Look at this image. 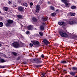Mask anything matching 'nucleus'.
I'll use <instances>...</instances> for the list:
<instances>
[{
  "instance_id": "nucleus-10",
  "label": "nucleus",
  "mask_w": 77,
  "mask_h": 77,
  "mask_svg": "<svg viewBox=\"0 0 77 77\" xmlns=\"http://www.w3.org/2000/svg\"><path fill=\"white\" fill-rule=\"evenodd\" d=\"M42 20L43 22H45L47 21V18L45 17H43L42 18Z\"/></svg>"
},
{
  "instance_id": "nucleus-38",
  "label": "nucleus",
  "mask_w": 77,
  "mask_h": 77,
  "mask_svg": "<svg viewBox=\"0 0 77 77\" xmlns=\"http://www.w3.org/2000/svg\"><path fill=\"white\" fill-rule=\"evenodd\" d=\"M20 57H18V58L16 60H20Z\"/></svg>"
},
{
  "instance_id": "nucleus-34",
  "label": "nucleus",
  "mask_w": 77,
  "mask_h": 77,
  "mask_svg": "<svg viewBox=\"0 0 77 77\" xmlns=\"http://www.w3.org/2000/svg\"><path fill=\"white\" fill-rule=\"evenodd\" d=\"M29 46H30V47H33V43H30L29 44Z\"/></svg>"
},
{
  "instance_id": "nucleus-19",
  "label": "nucleus",
  "mask_w": 77,
  "mask_h": 77,
  "mask_svg": "<svg viewBox=\"0 0 77 77\" xmlns=\"http://www.w3.org/2000/svg\"><path fill=\"white\" fill-rule=\"evenodd\" d=\"M17 18H18L21 19L23 17V15H17Z\"/></svg>"
},
{
  "instance_id": "nucleus-29",
  "label": "nucleus",
  "mask_w": 77,
  "mask_h": 77,
  "mask_svg": "<svg viewBox=\"0 0 77 77\" xmlns=\"http://www.w3.org/2000/svg\"><path fill=\"white\" fill-rule=\"evenodd\" d=\"M39 35H40L41 36H43V32H39Z\"/></svg>"
},
{
  "instance_id": "nucleus-41",
  "label": "nucleus",
  "mask_w": 77,
  "mask_h": 77,
  "mask_svg": "<svg viewBox=\"0 0 77 77\" xmlns=\"http://www.w3.org/2000/svg\"><path fill=\"white\" fill-rule=\"evenodd\" d=\"M30 6H33V3H32V2H31L30 3Z\"/></svg>"
},
{
  "instance_id": "nucleus-50",
  "label": "nucleus",
  "mask_w": 77,
  "mask_h": 77,
  "mask_svg": "<svg viewBox=\"0 0 77 77\" xmlns=\"http://www.w3.org/2000/svg\"><path fill=\"white\" fill-rule=\"evenodd\" d=\"M50 2H48V4H50Z\"/></svg>"
},
{
  "instance_id": "nucleus-39",
  "label": "nucleus",
  "mask_w": 77,
  "mask_h": 77,
  "mask_svg": "<svg viewBox=\"0 0 77 77\" xmlns=\"http://www.w3.org/2000/svg\"><path fill=\"white\" fill-rule=\"evenodd\" d=\"M41 57L42 58H44V55L43 54H42L41 56Z\"/></svg>"
},
{
  "instance_id": "nucleus-5",
  "label": "nucleus",
  "mask_w": 77,
  "mask_h": 77,
  "mask_svg": "<svg viewBox=\"0 0 77 77\" xmlns=\"http://www.w3.org/2000/svg\"><path fill=\"white\" fill-rule=\"evenodd\" d=\"M31 42L32 44H33L34 45H37L38 47H39V46H40L39 42L38 41H32Z\"/></svg>"
},
{
  "instance_id": "nucleus-16",
  "label": "nucleus",
  "mask_w": 77,
  "mask_h": 77,
  "mask_svg": "<svg viewBox=\"0 0 77 77\" xmlns=\"http://www.w3.org/2000/svg\"><path fill=\"white\" fill-rule=\"evenodd\" d=\"M27 29L28 30H32V26L31 25H29L27 26Z\"/></svg>"
},
{
  "instance_id": "nucleus-45",
  "label": "nucleus",
  "mask_w": 77,
  "mask_h": 77,
  "mask_svg": "<svg viewBox=\"0 0 77 77\" xmlns=\"http://www.w3.org/2000/svg\"><path fill=\"white\" fill-rule=\"evenodd\" d=\"M2 20V17H0V20Z\"/></svg>"
},
{
  "instance_id": "nucleus-26",
  "label": "nucleus",
  "mask_w": 77,
  "mask_h": 77,
  "mask_svg": "<svg viewBox=\"0 0 77 77\" xmlns=\"http://www.w3.org/2000/svg\"><path fill=\"white\" fill-rule=\"evenodd\" d=\"M3 26V23L2 22H0V27H2Z\"/></svg>"
},
{
  "instance_id": "nucleus-54",
  "label": "nucleus",
  "mask_w": 77,
  "mask_h": 77,
  "mask_svg": "<svg viewBox=\"0 0 77 77\" xmlns=\"http://www.w3.org/2000/svg\"><path fill=\"white\" fill-rule=\"evenodd\" d=\"M74 77H77V76H75Z\"/></svg>"
},
{
  "instance_id": "nucleus-55",
  "label": "nucleus",
  "mask_w": 77,
  "mask_h": 77,
  "mask_svg": "<svg viewBox=\"0 0 77 77\" xmlns=\"http://www.w3.org/2000/svg\"><path fill=\"white\" fill-rule=\"evenodd\" d=\"M0 14H1V11H0Z\"/></svg>"
},
{
  "instance_id": "nucleus-3",
  "label": "nucleus",
  "mask_w": 77,
  "mask_h": 77,
  "mask_svg": "<svg viewBox=\"0 0 77 77\" xmlns=\"http://www.w3.org/2000/svg\"><path fill=\"white\" fill-rule=\"evenodd\" d=\"M13 20L8 19L7 20V23H5V26L7 27H11L12 26V24L13 23Z\"/></svg>"
},
{
  "instance_id": "nucleus-17",
  "label": "nucleus",
  "mask_w": 77,
  "mask_h": 77,
  "mask_svg": "<svg viewBox=\"0 0 77 77\" xmlns=\"http://www.w3.org/2000/svg\"><path fill=\"white\" fill-rule=\"evenodd\" d=\"M41 30H44V27L42 25H41L40 26Z\"/></svg>"
},
{
  "instance_id": "nucleus-53",
  "label": "nucleus",
  "mask_w": 77,
  "mask_h": 77,
  "mask_svg": "<svg viewBox=\"0 0 77 77\" xmlns=\"http://www.w3.org/2000/svg\"><path fill=\"white\" fill-rule=\"evenodd\" d=\"M25 64H26L27 63H26V62L24 63Z\"/></svg>"
},
{
  "instance_id": "nucleus-52",
  "label": "nucleus",
  "mask_w": 77,
  "mask_h": 77,
  "mask_svg": "<svg viewBox=\"0 0 77 77\" xmlns=\"http://www.w3.org/2000/svg\"><path fill=\"white\" fill-rule=\"evenodd\" d=\"M41 2V3L42 4V2Z\"/></svg>"
},
{
  "instance_id": "nucleus-25",
  "label": "nucleus",
  "mask_w": 77,
  "mask_h": 77,
  "mask_svg": "<svg viewBox=\"0 0 77 77\" xmlns=\"http://www.w3.org/2000/svg\"><path fill=\"white\" fill-rule=\"evenodd\" d=\"M51 16L52 17H54V16H56V13L55 12H54L51 13Z\"/></svg>"
},
{
  "instance_id": "nucleus-56",
  "label": "nucleus",
  "mask_w": 77,
  "mask_h": 77,
  "mask_svg": "<svg viewBox=\"0 0 77 77\" xmlns=\"http://www.w3.org/2000/svg\"><path fill=\"white\" fill-rule=\"evenodd\" d=\"M41 77H44V76H41Z\"/></svg>"
},
{
  "instance_id": "nucleus-13",
  "label": "nucleus",
  "mask_w": 77,
  "mask_h": 77,
  "mask_svg": "<svg viewBox=\"0 0 77 77\" xmlns=\"http://www.w3.org/2000/svg\"><path fill=\"white\" fill-rule=\"evenodd\" d=\"M70 74L71 75H72V76H74L75 75V72H69Z\"/></svg>"
},
{
  "instance_id": "nucleus-35",
  "label": "nucleus",
  "mask_w": 77,
  "mask_h": 77,
  "mask_svg": "<svg viewBox=\"0 0 77 77\" xmlns=\"http://www.w3.org/2000/svg\"><path fill=\"white\" fill-rule=\"evenodd\" d=\"M55 12H56V13H57V12H59V10L58 9H57L55 11Z\"/></svg>"
},
{
  "instance_id": "nucleus-6",
  "label": "nucleus",
  "mask_w": 77,
  "mask_h": 77,
  "mask_svg": "<svg viewBox=\"0 0 77 77\" xmlns=\"http://www.w3.org/2000/svg\"><path fill=\"white\" fill-rule=\"evenodd\" d=\"M58 24L59 26H65L66 24L63 21H61V22H58Z\"/></svg>"
},
{
  "instance_id": "nucleus-4",
  "label": "nucleus",
  "mask_w": 77,
  "mask_h": 77,
  "mask_svg": "<svg viewBox=\"0 0 77 77\" xmlns=\"http://www.w3.org/2000/svg\"><path fill=\"white\" fill-rule=\"evenodd\" d=\"M59 33L60 35L62 37H64V38H68V35L66 33L63 32L62 31H60L59 32Z\"/></svg>"
},
{
  "instance_id": "nucleus-44",
  "label": "nucleus",
  "mask_w": 77,
  "mask_h": 77,
  "mask_svg": "<svg viewBox=\"0 0 77 77\" xmlns=\"http://www.w3.org/2000/svg\"><path fill=\"white\" fill-rule=\"evenodd\" d=\"M41 75H43V76L44 77V73H42Z\"/></svg>"
},
{
  "instance_id": "nucleus-37",
  "label": "nucleus",
  "mask_w": 77,
  "mask_h": 77,
  "mask_svg": "<svg viewBox=\"0 0 77 77\" xmlns=\"http://www.w3.org/2000/svg\"><path fill=\"white\" fill-rule=\"evenodd\" d=\"M18 2L19 3H21V0H18Z\"/></svg>"
},
{
  "instance_id": "nucleus-33",
  "label": "nucleus",
  "mask_w": 77,
  "mask_h": 77,
  "mask_svg": "<svg viewBox=\"0 0 77 77\" xmlns=\"http://www.w3.org/2000/svg\"><path fill=\"white\" fill-rule=\"evenodd\" d=\"M51 10H52V11H54V8L52 6H51Z\"/></svg>"
},
{
  "instance_id": "nucleus-21",
  "label": "nucleus",
  "mask_w": 77,
  "mask_h": 77,
  "mask_svg": "<svg viewBox=\"0 0 77 77\" xmlns=\"http://www.w3.org/2000/svg\"><path fill=\"white\" fill-rule=\"evenodd\" d=\"M72 70L75 71V70H77V68L76 67H73L71 68Z\"/></svg>"
},
{
  "instance_id": "nucleus-15",
  "label": "nucleus",
  "mask_w": 77,
  "mask_h": 77,
  "mask_svg": "<svg viewBox=\"0 0 77 77\" xmlns=\"http://www.w3.org/2000/svg\"><path fill=\"white\" fill-rule=\"evenodd\" d=\"M32 20L33 22H35V23H36V22H37V19H36L35 17H32Z\"/></svg>"
},
{
  "instance_id": "nucleus-20",
  "label": "nucleus",
  "mask_w": 77,
  "mask_h": 77,
  "mask_svg": "<svg viewBox=\"0 0 77 77\" xmlns=\"http://www.w3.org/2000/svg\"><path fill=\"white\" fill-rule=\"evenodd\" d=\"M70 8L72 9H76V6H75L74 5H72L71 7Z\"/></svg>"
},
{
  "instance_id": "nucleus-11",
  "label": "nucleus",
  "mask_w": 77,
  "mask_h": 77,
  "mask_svg": "<svg viewBox=\"0 0 77 77\" xmlns=\"http://www.w3.org/2000/svg\"><path fill=\"white\" fill-rule=\"evenodd\" d=\"M70 3L69 2H66L65 3V5L67 8H69L70 6Z\"/></svg>"
},
{
  "instance_id": "nucleus-14",
  "label": "nucleus",
  "mask_w": 77,
  "mask_h": 77,
  "mask_svg": "<svg viewBox=\"0 0 77 77\" xmlns=\"http://www.w3.org/2000/svg\"><path fill=\"white\" fill-rule=\"evenodd\" d=\"M60 63H62L63 64H65L66 63H68V62L65 60H61Z\"/></svg>"
},
{
  "instance_id": "nucleus-18",
  "label": "nucleus",
  "mask_w": 77,
  "mask_h": 77,
  "mask_svg": "<svg viewBox=\"0 0 77 77\" xmlns=\"http://www.w3.org/2000/svg\"><path fill=\"white\" fill-rule=\"evenodd\" d=\"M42 65H41L40 64H37L35 65V66L36 67V68H41V66H42Z\"/></svg>"
},
{
  "instance_id": "nucleus-51",
  "label": "nucleus",
  "mask_w": 77,
  "mask_h": 77,
  "mask_svg": "<svg viewBox=\"0 0 77 77\" xmlns=\"http://www.w3.org/2000/svg\"><path fill=\"white\" fill-rule=\"evenodd\" d=\"M67 62H69V63H70V62L69 61H68V60H67Z\"/></svg>"
},
{
  "instance_id": "nucleus-7",
  "label": "nucleus",
  "mask_w": 77,
  "mask_h": 77,
  "mask_svg": "<svg viewBox=\"0 0 77 77\" xmlns=\"http://www.w3.org/2000/svg\"><path fill=\"white\" fill-rule=\"evenodd\" d=\"M43 42L45 45H48L50 43V42L45 38L43 39Z\"/></svg>"
},
{
  "instance_id": "nucleus-31",
  "label": "nucleus",
  "mask_w": 77,
  "mask_h": 77,
  "mask_svg": "<svg viewBox=\"0 0 77 77\" xmlns=\"http://www.w3.org/2000/svg\"><path fill=\"white\" fill-rule=\"evenodd\" d=\"M61 2H63V3H64L65 4L67 2V0H61Z\"/></svg>"
},
{
  "instance_id": "nucleus-46",
  "label": "nucleus",
  "mask_w": 77,
  "mask_h": 77,
  "mask_svg": "<svg viewBox=\"0 0 77 77\" xmlns=\"http://www.w3.org/2000/svg\"><path fill=\"white\" fill-rule=\"evenodd\" d=\"M42 24H43V25H45V23H43Z\"/></svg>"
},
{
  "instance_id": "nucleus-23",
  "label": "nucleus",
  "mask_w": 77,
  "mask_h": 77,
  "mask_svg": "<svg viewBox=\"0 0 77 77\" xmlns=\"http://www.w3.org/2000/svg\"><path fill=\"white\" fill-rule=\"evenodd\" d=\"M0 62H1V63H3L4 62H5L6 61H5V60L1 59H0Z\"/></svg>"
},
{
  "instance_id": "nucleus-47",
  "label": "nucleus",
  "mask_w": 77,
  "mask_h": 77,
  "mask_svg": "<svg viewBox=\"0 0 77 77\" xmlns=\"http://www.w3.org/2000/svg\"><path fill=\"white\" fill-rule=\"evenodd\" d=\"M43 75H44V76H45V73H44Z\"/></svg>"
},
{
  "instance_id": "nucleus-27",
  "label": "nucleus",
  "mask_w": 77,
  "mask_h": 77,
  "mask_svg": "<svg viewBox=\"0 0 77 77\" xmlns=\"http://www.w3.org/2000/svg\"><path fill=\"white\" fill-rule=\"evenodd\" d=\"M3 9L5 11H7L8 10V8L7 7H5Z\"/></svg>"
},
{
  "instance_id": "nucleus-57",
  "label": "nucleus",
  "mask_w": 77,
  "mask_h": 77,
  "mask_svg": "<svg viewBox=\"0 0 77 77\" xmlns=\"http://www.w3.org/2000/svg\"><path fill=\"white\" fill-rule=\"evenodd\" d=\"M0 59H1V57H0Z\"/></svg>"
},
{
  "instance_id": "nucleus-43",
  "label": "nucleus",
  "mask_w": 77,
  "mask_h": 77,
  "mask_svg": "<svg viewBox=\"0 0 77 77\" xmlns=\"http://www.w3.org/2000/svg\"><path fill=\"white\" fill-rule=\"evenodd\" d=\"M11 1H9L8 2V4H11Z\"/></svg>"
},
{
  "instance_id": "nucleus-1",
  "label": "nucleus",
  "mask_w": 77,
  "mask_h": 77,
  "mask_svg": "<svg viewBox=\"0 0 77 77\" xmlns=\"http://www.w3.org/2000/svg\"><path fill=\"white\" fill-rule=\"evenodd\" d=\"M30 61L32 63H37V64H39L42 63V61L40 60L39 58H34L33 59H31Z\"/></svg>"
},
{
  "instance_id": "nucleus-58",
  "label": "nucleus",
  "mask_w": 77,
  "mask_h": 77,
  "mask_svg": "<svg viewBox=\"0 0 77 77\" xmlns=\"http://www.w3.org/2000/svg\"><path fill=\"white\" fill-rule=\"evenodd\" d=\"M59 69V70H60V69Z\"/></svg>"
},
{
  "instance_id": "nucleus-8",
  "label": "nucleus",
  "mask_w": 77,
  "mask_h": 77,
  "mask_svg": "<svg viewBox=\"0 0 77 77\" xmlns=\"http://www.w3.org/2000/svg\"><path fill=\"white\" fill-rule=\"evenodd\" d=\"M24 8L23 7L20 6L18 7V11L20 12H23Z\"/></svg>"
},
{
  "instance_id": "nucleus-40",
  "label": "nucleus",
  "mask_w": 77,
  "mask_h": 77,
  "mask_svg": "<svg viewBox=\"0 0 77 77\" xmlns=\"http://www.w3.org/2000/svg\"><path fill=\"white\" fill-rule=\"evenodd\" d=\"M76 38H77V35H75L73 36L74 39H75Z\"/></svg>"
},
{
  "instance_id": "nucleus-28",
  "label": "nucleus",
  "mask_w": 77,
  "mask_h": 77,
  "mask_svg": "<svg viewBox=\"0 0 77 77\" xmlns=\"http://www.w3.org/2000/svg\"><path fill=\"white\" fill-rule=\"evenodd\" d=\"M70 14L71 16H75V14L74 13H70Z\"/></svg>"
},
{
  "instance_id": "nucleus-12",
  "label": "nucleus",
  "mask_w": 77,
  "mask_h": 77,
  "mask_svg": "<svg viewBox=\"0 0 77 77\" xmlns=\"http://www.w3.org/2000/svg\"><path fill=\"white\" fill-rule=\"evenodd\" d=\"M75 23V21H74L70 20L68 22V23L69 24L71 25H72L73 24H74Z\"/></svg>"
},
{
  "instance_id": "nucleus-2",
  "label": "nucleus",
  "mask_w": 77,
  "mask_h": 77,
  "mask_svg": "<svg viewBox=\"0 0 77 77\" xmlns=\"http://www.w3.org/2000/svg\"><path fill=\"white\" fill-rule=\"evenodd\" d=\"M12 45L14 48H20L23 47L22 44H19L18 42H14L12 43Z\"/></svg>"
},
{
  "instance_id": "nucleus-48",
  "label": "nucleus",
  "mask_w": 77,
  "mask_h": 77,
  "mask_svg": "<svg viewBox=\"0 0 77 77\" xmlns=\"http://www.w3.org/2000/svg\"><path fill=\"white\" fill-rule=\"evenodd\" d=\"M47 72H45V74H47Z\"/></svg>"
},
{
  "instance_id": "nucleus-49",
  "label": "nucleus",
  "mask_w": 77,
  "mask_h": 77,
  "mask_svg": "<svg viewBox=\"0 0 77 77\" xmlns=\"http://www.w3.org/2000/svg\"><path fill=\"white\" fill-rule=\"evenodd\" d=\"M0 47H2V44H0Z\"/></svg>"
},
{
  "instance_id": "nucleus-22",
  "label": "nucleus",
  "mask_w": 77,
  "mask_h": 77,
  "mask_svg": "<svg viewBox=\"0 0 77 77\" xmlns=\"http://www.w3.org/2000/svg\"><path fill=\"white\" fill-rule=\"evenodd\" d=\"M12 54L14 56H17L18 55H17V53L14 52H12Z\"/></svg>"
},
{
  "instance_id": "nucleus-9",
  "label": "nucleus",
  "mask_w": 77,
  "mask_h": 77,
  "mask_svg": "<svg viewBox=\"0 0 77 77\" xmlns=\"http://www.w3.org/2000/svg\"><path fill=\"white\" fill-rule=\"evenodd\" d=\"M39 9H40V7L39 5H37L36 7V10L35 11L37 13H38L39 12Z\"/></svg>"
},
{
  "instance_id": "nucleus-24",
  "label": "nucleus",
  "mask_w": 77,
  "mask_h": 77,
  "mask_svg": "<svg viewBox=\"0 0 77 77\" xmlns=\"http://www.w3.org/2000/svg\"><path fill=\"white\" fill-rule=\"evenodd\" d=\"M23 6H25L26 7H27V6H28V5H27V3H26L25 2H24L22 4Z\"/></svg>"
},
{
  "instance_id": "nucleus-36",
  "label": "nucleus",
  "mask_w": 77,
  "mask_h": 77,
  "mask_svg": "<svg viewBox=\"0 0 77 77\" xmlns=\"http://www.w3.org/2000/svg\"><path fill=\"white\" fill-rule=\"evenodd\" d=\"M29 33H30V32L29 31H27L26 32V34L27 35H28Z\"/></svg>"
},
{
  "instance_id": "nucleus-30",
  "label": "nucleus",
  "mask_w": 77,
  "mask_h": 77,
  "mask_svg": "<svg viewBox=\"0 0 77 77\" xmlns=\"http://www.w3.org/2000/svg\"><path fill=\"white\" fill-rule=\"evenodd\" d=\"M13 5L15 7H17V4L15 2H13Z\"/></svg>"
},
{
  "instance_id": "nucleus-42",
  "label": "nucleus",
  "mask_w": 77,
  "mask_h": 77,
  "mask_svg": "<svg viewBox=\"0 0 77 77\" xmlns=\"http://www.w3.org/2000/svg\"><path fill=\"white\" fill-rule=\"evenodd\" d=\"M63 72H65V73H66V70H63Z\"/></svg>"
},
{
  "instance_id": "nucleus-32",
  "label": "nucleus",
  "mask_w": 77,
  "mask_h": 77,
  "mask_svg": "<svg viewBox=\"0 0 77 77\" xmlns=\"http://www.w3.org/2000/svg\"><path fill=\"white\" fill-rule=\"evenodd\" d=\"M6 67V66H0V68H4Z\"/></svg>"
}]
</instances>
